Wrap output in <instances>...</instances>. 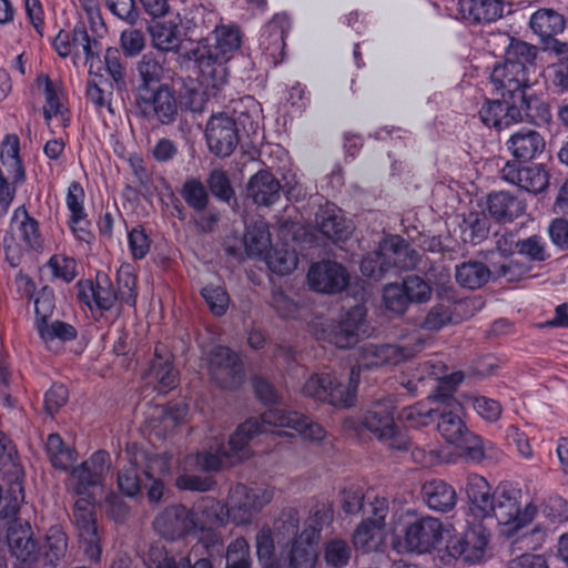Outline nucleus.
Returning <instances> with one entry per match:
<instances>
[{"label":"nucleus","instance_id":"cd10ccee","mask_svg":"<svg viewBox=\"0 0 568 568\" xmlns=\"http://www.w3.org/2000/svg\"><path fill=\"white\" fill-rule=\"evenodd\" d=\"M530 29L539 37L544 49L550 51L555 42H560L556 37L564 32L566 18L552 8H540L529 19Z\"/></svg>","mask_w":568,"mask_h":568},{"label":"nucleus","instance_id":"69168bd1","mask_svg":"<svg viewBox=\"0 0 568 568\" xmlns=\"http://www.w3.org/2000/svg\"><path fill=\"white\" fill-rule=\"evenodd\" d=\"M550 51L562 58L555 67L552 83L559 92L568 91V41L555 42Z\"/></svg>","mask_w":568,"mask_h":568},{"label":"nucleus","instance_id":"4be33fe9","mask_svg":"<svg viewBox=\"0 0 568 568\" xmlns=\"http://www.w3.org/2000/svg\"><path fill=\"white\" fill-rule=\"evenodd\" d=\"M500 174L506 182L534 194L544 192L549 185V173L542 164L506 162Z\"/></svg>","mask_w":568,"mask_h":568},{"label":"nucleus","instance_id":"2f4dec72","mask_svg":"<svg viewBox=\"0 0 568 568\" xmlns=\"http://www.w3.org/2000/svg\"><path fill=\"white\" fill-rule=\"evenodd\" d=\"M246 191L254 203L271 206L280 200L282 185L271 172L261 170L250 179Z\"/></svg>","mask_w":568,"mask_h":568},{"label":"nucleus","instance_id":"0e129e2a","mask_svg":"<svg viewBox=\"0 0 568 568\" xmlns=\"http://www.w3.org/2000/svg\"><path fill=\"white\" fill-rule=\"evenodd\" d=\"M256 555L258 561L265 568H273L275 566V546L270 527L264 526L256 534Z\"/></svg>","mask_w":568,"mask_h":568},{"label":"nucleus","instance_id":"c85d7f7f","mask_svg":"<svg viewBox=\"0 0 568 568\" xmlns=\"http://www.w3.org/2000/svg\"><path fill=\"white\" fill-rule=\"evenodd\" d=\"M456 10L468 24H489L503 17L504 0H458Z\"/></svg>","mask_w":568,"mask_h":568},{"label":"nucleus","instance_id":"6e6d98bb","mask_svg":"<svg viewBox=\"0 0 568 568\" xmlns=\"http://www.w3.org/2000/svg\"><path fill=\"white\" fill-rule=\"evenodd\" d=\"M84 197L85 193L81 183L72 181L68 186L65 204L70 211L69 219H71L73 224L84 222L87 225H91L84 209Z\"/></svg>","mask_w":568,"mask_h":568},{"label":"nucleus","instance_id":"f3484780","mask_svg":"<svg viewBox=\"0 0 568 568\" xmlns=\"http://www.w3.org/2000/svg\"><path fill=\"white\" fill-rule=\"evenodd\" d=\"M307 281L314 292L333 295L346 290L351 275L342 263L322 260L310 266Z\"/></svg>","mask_w":568,"mask_h":568},{"label":"nucleus","instance_id":"774afa93","mask_svg":"<svg viewBox=\"0 0 568 568\" xmlns=\"http://www.w3.org/2000/svg\"><path fill=\"white\" fill-rule=\"evenodd\" d=\"M187 558L179 561L164 547L151 546L146 556L148 568H186Z\"/></svg>","mask_w":568,"mask_h":568},{"label":"nucleus","instance_id":"4468645a","mask_svg":"<svg viewBox=\"0 0 568 568\" xmlns=\"http://www.w3.org/2000/svg\"><path fill=\"white\" fill-rule=\"evenodd\" d=\"M489 530L483 525L469 527L463 536L450 538L444 550H439V559L445 565H452L457 559L465 562L479 561L489 541Z\"/></svg>","mask_w":568,"mask_h":568},{"label":"nucleus","instance_id":"b1692460","mask_svg":"<svg viewBox=\"0 0 568 568\" xmlns=\"http://www.w3.org/2000/svg\"><path fill=\"white\" fill-rule=\"evenodd\" d=\"M464 491L468 504V515L479 523L488 519L495 499V488L488 480L481 475L469 474L465 480Z\"/></svg>","mask_w":568,"mask_h":568},{"label":"nucleus","instance_id":"393cba45","mask_svg":"<svg viewBox=\"0 0 568 568\" xmlns=\"http://www.w3.org/2000/svg\"><path fill=\"white\" fill-rule=\"evenodd\" d=\"M181 14H169L154 20H145V29L152 45L160 51L169 52L180 49Z\"/></svg>","mask_w":568,"mask_h":568},{"label":"nucleus","instance_id":"c03bdc74","mask_svg":"<svg viewBox=\"0 0 568 568\" xmlns=\"http://www.w3.org/2000/svg\"><path fill=\"white\" fill-rule=\"evenodd\" d=\"M508 41L504 61L523 67L524 71L528 73L529 67L535 65L538 53L537 47L515 38H508Z\"/></svg>","mask_w":568,"mask_h":568},{"label":"nucleus","instance_id":"c9c22d12","mask_svg":"<svg viewBox=\"0 0 568 568\" xmlns=\"http://www.w3.org/2000/svg\"><path fill=\"white\" fill-rule=\"evenodd\" d=\"M459 230L463 243L478 245L488 237L490 231L489 217L484 211H470L463 215Z\"/></svg>","mask_w":568,"mask_h":568},{"label":"nucleus","instance_id":"dca6fc26","mask_svg":"<svg viewBox=\"0 0 568 568\" xmlns=\"http://www.w3.org/2000/svg\"><path fill=\"white\" fill-rule=\"evenodd\" d=\"M75 288L78 301L91 312H108L113 308L116 301H120L111 278L102 271L97 272L94 281L79 280Z\"/></svg>","mask_w":568,"mask_h":568},{"label":"nucleus","instance_id":"0eeeda50","mask_svg":"<svg viewBox=\"0 0 568 568\" xmlns=\"http://www.w3.org/2000/svg\"><path fill=\"white\" fill-rule=\"evenodd\" d=\"M237 494L243 495V499L230 508L213 497H204L195 505L196 518L205 525L224 526L227 518H235V510L241 513L239 523H246L251 517L262 510L273 498V493L262 488H248L241 485L236 489Z\"/></svg>","mask_w":568,"mask_h":568},{"label":"nucleus","instance_id":"f257e3e1","mask_svg":"<svg viewBox=\"0 0 568 568\" xmlns=\"http://www.w3.org/2000/svg\"><path fill=\"white\" fill-rule=\"evenodd\" d=\"M110 466V454L99 449L90 458L69 469V485L80 496L73 505V521L84 554L92 561L100 560L102 549L94 509L95 496L91 489L103 486Z\"/></svg>","mask_w":568,"mask_h":568},{"label":"nucleus","instance_id":"e2e57ef3","mask_svg":"<svg viewBox=\"0 0 568 568\" xmlns=\"http://www.w3.org/2000/svg\"><path fill=\"white\" fill-rule=\"evenodd\" d=\"M498 359L493 354H485L474 358L466 367L467 377L484 381L497 374Z\"/></svg>","mask_w":568,"mask_h":568},{"label":"nucleus","instance_id":"c756f323","mask_svg":"<svg viewBox=\"0 0 568 568\" xmlns=\"http://www.w3.org/2000/svg\"><path fill=\"white\" fill-rule=\"evenodd\" d=\"M146 378L158 383L160 393H168L179 384V372L174 367V357L170 352L155 346L154 357L150 362Z\"/></svg>","mask_w":568,"mask_h":568},{"label":"nucleus","instance_id":"aec40b11","mask_svg":"<svg viewBox=\"0 0 568 568\" xmlns=\"http://www.w3.org/2000/svg\"><path fill=\"white\" fill-rule=\"evenodd\" d=\"M489 79L495 93L510 103L530 85L528 74L524 71V68L506 61L495 63Z\"/></svg>","mask_w":568,"mask_h":568},{"label":"nucleus","instance_id":"a18cd8bd","mask_svg":"<svg viewBox=\"0 0 568 568\" xmlns=\"http://www.w3.org/2000/svg\"><path fill=\"white\" fill-rule=\"evenodd\" d=\"M180 195L186 205L196 213H202L209 209V191L197 178H187L182 184Z\"/></svg>","mask_w":568,"mask_h":568},{"label":"nucleus","instance_id":"8fccbe9b","mask_svg":"<svg viewBox=\"0 0 568 568\" xmlns=\"http://www.w3.org/2000/svg\"><path fill=\"white\" fill-rule=\"evenodd\" d=\"M32 301L34 304L33 327L37 328L49 322L53 316L57 307L54 288L50 285H43Z\"/></svg>","mask_w":568,"mask_h":568},{"label":"nucleus","instance_id":"20e7f679","mask_svg":"<svg viewBox=\"0 0 568 568\" xmlns=\"http://www.w3.org/2000/svg\"><path fill=\"white\" fill-rule=\"evenodd\" d=\"M267 426L286 427L296 430L305 439L321 442L325 429L304 414L285 408H267L260 417H248L229 437V449L234 455L246 454L250 443L267 433Z\"/></svg>","mask_w":568,"mask_h":568},{"label":"nucleus","instance_id":"680f3d73","mask_svg":"<svg viewBox=\"0 0 568 568\" xmlns=\"http://www.w3.org/2000/svg\"><path fill=\"white\" fill-rule=\"evenodd\" d=\"M104 68L113 80L116 90L125 89L126 69L121 60V51L115 47H109L104 52Z\"/></svg>","mask_w":568,"mask_h":568},{"label":"nucleus","instance_id":"6ab92c4d","mask_svg":"<svg viewBox=\"0 0 568 568\" xmlns=\"http://www.w3.org/2000/svg\"><path fill=\"white\" fill-rule=\"evenodd\" d=\"M234 125L232 118L225 113L210 118L206 123L205 140L212 154L217 158H227L240 143H243Z\"/></svg>","mask_w":568,"mask_h":568},{"label":"nucleus","instance_id":"7ed1b4c3","mask_svg":"<svg viewBox=\"0 0 568 568\" xmlns=\"http://www.w3.org/2000/svg\"><path fill=\"white\" fill-rule=\"evenodd\" d=\"M242 34L236 26H219L211 37L199 40L191 54L197 81L206 89H220L227 80L226 62L241 48Z\"/></svg>","mask_w":568,"mask_h":568},{"label":"nucleus","instance_id":"a878e982","mask_svg":"<svg viewBox=\"0 0 568 568\" xmlns=\"http://www.w3.org/2000/svg\"><path fill=\"white\" fill-rule=\"evenodd\" d=\"M506 148L513 155L510 162L527 164L545 151L546 142L539 132L521 128L510 135L506 142Z\"/></svg>","mask_w":568,"mask_h":568},{"label":"nucleus","instance_id":"49530a36","mask_svg":"<svg viewBox=\"0 0 568 568\" xmlns=\"http://www.w3.org/2000/svg\"><path fill=\"white\" fill-rule=\"evenodd\" d=\"M22 219L19 224L21 240L30 248L41 246V233L39 222L32 217L24 205L18 206L11 216V223Z\"/></svg>","mask_w":568,"mask_h":568},{"label":"nucleus","instance_id":"a211bd4d","mask_svg":"<svg viewBox=\"0 0 568 568\" xmlns=\"http://www.w3.org/2000/svg\"><path fill=\"white\" fill-rule=\"evenodd\" d=\"M153 528L164 539H183L196 528V514L184 505H171L158 514Z\"/></svg>","mask_w":568,"mask_h":568},{"label":"nucleus","instance_id":"9d476101","mask_svg":"<svg viewBox=\"0 0 568 568\" xmlns=\"http://www.w3.org/2000/svg\"><path fill=\"white\" fill-rule=\"evenodd\" d=\"M521 490L510 481H501L495 487V499L489 510L488 519H495L498 525L506 526L508 532L518 531L530 524L537 507L529 503L520 508Z\"/></svg>","mask_w":568,"mask_h":568},{"label":"nucleus","instance_id":"5fc2aeb1","mask_svg":"<svg viewBox=\"0 0 568 568\" xmlns=\"http://www.w3.org/2000/svg\"><path fill=\"white\" fill-rule=\"evenodd\" d=\"M351 545L341 538H334L324 545V561L331 568H345L352 558Z\"/></svg>","mask_w":568,"mask_h":568},{"label":"nucleus","instance_id":"f704fd0d","mask_svg":"<svg viewBox=\"0 0 568 568\" xmlns=\"http://www.w3.org/2000/svg\"><path fill=\"white\" fill-rule=\"evenodd\" d=\"M442 301L435 304L426 314L422 327L427 331H439L452 322V303H456L455 291L452 287H443L438 292Z\"/></svg>","mask_w":568,"mask_h":568},{"label":"nucleus","instance_id":"3c124183","mask_svg":"<svg viewBox=\"0 0 568 568\" xmlns=\"http://www.w3.org/2000/svg\"><path fill=\"white\" fill-rule=\"evenodd\" d=\"M39 335V338L44 343L49 344L55 339L68 343L72 342L78 337L77 328L63 321L55 320L53 322H47L41 326L34 328Z\"/></svg>","mask_w":568,"mask_h":568},{"label":"nucleus","instance_id":"bf43d9fd","mask_svg":"<svg viewBox=\"0 0 568 568\" xmlns=\"http://www.w3.org/2000/svg\"><path fill=\"white\" fill-rule=\"evenodd\" d=\"M465 378H468L466 371H455L448 375L443 376L439 378L436 386L434 395L435 398L446 406H450L452 403H456V405L460 408V404L456 402L454 393Z\"/></svg>","mask_w":568,"mask_h":568},{"label":"nucleus","instance_id":"052dcab7","mask_svg":"<svg viewBox=\"0 0 568 568\" xmlns=\"http://www.w3.org/2000/svg\"><path fill=\"white\" fill-rule=\"evenodd\" d=\"M119 43L125 58H135L144 50L146 39L141 29L130 26L121 32Z\"/></svg>","mask_w":568,"mask_h":568},{"label":"nucleus","instance_id":"473e14b6","mask_svg":"<svg viewBox=\"0 0 568 568\" xmlns=\"http://www.w3.org/2000/svg\"><path fill=\"white\" fill-rule=\"evenodd\" d=\"M486 209L496 222L507 223L523 214L525 205L509 192L499 191L487 195Z\"/></svg>","mask_w":568,"mask_h":568},{"label":"nucleus","instance_id":"ea45409f","mask_svg":"<svg viewBox=\"0 0 568 568\" xmlns=\"http://www.w3.org/2000/svg\"><path fill=\"white\" fill-rule=\"evenodd\" d=\"M251 106H244L243 109L235 108L233 115H230L235 123V129L240 133V138L243 143H254L253 138L257 135L260 123H258V104L255 100H250Z\"/></svg>","mask_w":568,"mask_h":568},{"label":"nucleus","instance_id":"58836bf2","mask_svg":"<svg viewBox=\"0 0 568 568\" xmlns=\"http://www.w3.org/2000/svg\"><path fill=\"white\" fill-rule=\"evenodd\" d=\"M68 548V537L62 526H51L47 534L44 544L40 547V556H42L43 565L57 567L64 558Z\"/></svg>","mask_w":568,"mask_h":568},{"label":"nucleus","instance_id":"37998d69","mask_svg":"<svg viewBox=\"0 0 568 568\" xmlns=\"http://www.w3.org/2000/svg\"><path fill=\"white\" fill-rule=\"evenodd\" d=\"M460 396L483 420L493 424L500 419L503 406L499 400L473 392L462 393Z\"/></svg>","mask_w":568,"mask_h":568},{"label":"nucleus","instance_id":"ddd939ff","mask_svg":"<svg viewBox=\"0 0 568 568\" xmlns=\"http://www.w3.org/2000/svg\"><path fill=\"white\" fill-rule=\"evenodd\" d=\"M432 287L427 281L417 275L406 276L402 283L384 286L382 300L386 311L404 315L413 303H425L430 298Z\"/></svg>","mask_w":568,"mask_h":568},{"label":"nucleus","instance_id":"603ef678","mask_svg":"<svg viewBox=\"0 0 568 568\" xmlns=\"http://www.w3.org/2000/svg\"><path fill=\"white\" fill-rule=\"evenodd\" d=\"M140 77L138 85H162L161 83L164 75L163 60H160L153 53L142 55V59L136 65Z\"/></svg>","mask_w":568,"mask_h":568},{"label":"nucleus","instance_id":"f8f14e48","mask_svg":"<svg viewBox=\"0 0 568 568\" xmlns=\"http://www.w3.org/2000/svg\"><path fill=\"white\" fill-rule=\"evenodd\" d=\"M207 368L212 381L222 389H239L246 378L240 354L225 345L214 346L210 351Z\"/></svg>","mask_w":568,"mask_h":568},{"label":"nucleus","instance_id":"2eb2a0df","mask_svg":"<svg viewBox=\"0 0 568 568\" xmlns=\"http://www.w3.org/2000/svg\"><path fill=\"white\" fill-rule=\"evenodd\" d=\"M402 532L406 552L426 554L442 541L443 523L430 516L407 518Z\"/></svg>","mask_w":568,"mask_h":568},{"label":"nucleus","instance_id":"7c9ffc66","mask_svg":"<svg viewBox=\"0 0 568 568\" xmlns=\"http://www.w3.org/2000/svg\"><path fill=\"white\" fill-rule=\"evenodd\" d=\"M422 499L435 513L447 514L457 505L456 489L443 479H430L422 485Z\"/></svg>","mask_w":568,"mask_h":568},{"label":"nucleus","instance_id":"338daca9","mask_svg":"<svg viewBox=\"0 0 568 568\" xmlns=\"http://www.w3.org/2000/svg\"><path fill=\"white\" fill-rule=\"evenodd\" d=\"M225 559V568H251L250 549L244 538H237L229 545Z\"/></svg>","mask_w":568,"mask_h":568},{"label":"nucleus","instance_id":"1a4fd4ad","mask_svg":"<svg viewBox=\"0 0 568 568\" xmlns=\"http://www.w3.org/2000/svg\"><path fill=\"white\" fill-rule=\"evenodd\" d=\"M178 110L174 91L169 84L136 87L132 105L136 118L168 125L176 120Z\"/></svg>","mask_w":568,"mask_h":568},{"label":"nucleus","instance_id":"4c0bfd02","mask_svg":"<svg viewBox=\"0 0 568 568\" xmlns=\"http://www.w3.org/2000/svg\"><path fill=\"white\" fill-rule=\"evenodd\" d=\"M44 450L52 467L63 471H69L78 458L75 448L67 445L58 433L47 437Z\"/></svg>","mask_w":568,"mask_h":568},{"label":"nucleus","instance_id":"412c9836","mask_svg":"<svg viewBox=\"0 0 568 568\" xmlns=\"http://www.w3.org/2000/svg\"><path fill=\"white\" fill-rule=\"evenodd\" d=\"M291 28L290 17L286 13H276L260 32L258 48L275 65L281 63L285 57V40Z\"/></svg>","mask_w":568,"mask_h":568},{"label":"nucleus","instance_id":"bb28decb","mask_svg":"<svg viewBox=\"0 0 568 568\" xmlns=\"http://www.w3.org/2000/svg\"><path fill=\"white\" fill-rule=\"evenodd\" d=\"M317 231L327 240L337 244L346 242L353 233V224L344 217L342 210L334 204H326L315 214Z\"/></svg>","mask_w":568,"mask_h":568},{"label":"nucleus","instance_id":"de8ad7c7","mask_svg":"<svg viewBox=\"0 0 568 568\" xmlns=\"http://www.w3.org/2000/svg\"><path fill=\"white\" fill-rule=\"evenodd\" d=\"M333 504L328 500H317L312 507L303 531L320 540L323 528L333 521Z\"/></svg>","mask_w":568,"mask_h":568},{"label":"nucleus","instance_id":"864d4df0","mask_svg":"<svg viewBox=\"0 0 568 568\" xmlns=\"http://www.w3.org/2000/svg\"><path fill=\"white\" fill-rule=\"evenodd\" d=\"M266 264L272 273L283 276L291 274L296 268L297 256L287 245H282L268 252Z\"/></svg>","mask_w":568,"mask_h":568},{"label":"nucleus","instance_id":"f03ea898","mask_svg":"<svg viewBox=\"0 0 568 568\" xmlns=\"http://www.w3.org/2000/svg\"><path fill=\"white\" fill-rule=\"evenodd\" d=\"M392 346L368 343L361 349V364L353 366L347 377L331 373H315L303 385V394L336 408L355 405L361 378V368L372 369L385 366L389 361Z\"/></svg>","mask_w":568,"mask_h":568},{"label":"nucleus","instance_id":"4d7b16f0","mask_svg":"<svg viewBox=\"0 0 568 568\" xmlns=\"http://www.w3.org/2000/svg\"><path fill=\"white\" fill-rule=\"evenodd\" d=\"M145 470L136 463L125 465L118 474V487L128 497H135L142 494V476Z\"/></svg>","mask_w":568,"mask_h":568},{"label":"nucleus","instance_id":"72a5a7b5","mask_svg":"<svg viewBox=\"0 0 568 568\" xmlns=\"http://www.w3.org/2000/svg\"><path fill=\"white\" fill-rule=\"evenodd\" d=\"M318 541L305 531L293 538L288 552L290 568H315Z\"/></svg>","mask_w":568,"mask_h":568},{"label":"nucleus","instance_id":"a19ab883","mask_svg":"<svg viewBox=\"0 0 568 568\" xmlns=\"http://www.w3.org/2000/svg\"><path fill=\"white\" fill-rule=\"evenodd\" d=\"M490 277V270L483 262L468 261L456 266V282L465 288L477 290Z\"/></svg>","mask_w":568,"mask_h":568},{"label":"nucleus","instance_id":"79ce46f5","mask_svg":"<svg viewBox=\"0 0 568 568\" xmlns=\"http://www.w3.org/2000/svg\"><path fill=\"white\" fill-rule=\"evenodd\" d=\"M99 31L100 29L98 28V33H94L95 36H90L82 21H78L72 30V42L74 45L82 47L85 62L90 63V74L92 73L94 61L97 60L99 63L101 62L100 53L102 51V43L99 40ZM101 31H105V28L101 29Z\"/></svg>","mask_w":568,"mask_h":568},{"label":"nucleus","instance_id":"9b49d317","mask_svg":"<svg viewBox=\"0 0 568 568\" xmlns=\"http://www.w3.org/2000/svg\"><path fill=\"white\" fill-rule=\"evenodd\" d=\"M367 311L363 305H355L347 310L342 317L325 320L316 332L317 339L327 342L337 348L354 347L367 331Z\"/></svg>","mask_w":568,"mask_h":568},{"label":"nucleus","instance_id":"6e6552de","mask_svg":"<svg viewBox=\"0 0 568 568\" xmlns=\"http://www.w3.org/2000/svg\"><path fill=\"white\" fill-rule=\"evenodd\" d=\"M396 404L392 397L373 402L359 415V424L379 442H386L393 450L407 452L410 440L395 423Z\"/></svg>","mask_w":568,"mask_h":568},{"label":"nucleus","instance_id":"39448f33","mask_svg":"<svg viewBox=\"0 0 568 568\" xmlns=\"http://www.w3.org/2000/svg\"><path fill=\"white\" fill-rule=\"evenodd\" d=\"M402 418L412 427H424L436 423L437 430L449 444L465 450L466 456L476 463L485 458L484 440L480 436L469 432L458 413L429 408L417 403L402 412Z\"/></svg>","mask_w":568,"mask_h":568},{"label":"nucleus","instance_id":"13d9d810","mask_svg":"<svg viewBox=\"0 0 568 568\" xmlns=\"http://www.w3.org/2000/svg\"><path fill=\"white\" fill-rule=\"evenodd\" d=\"M187 412L189 407L186 404L170 402L161 407L160 414L156 418V422L159 423L156 427L161 428L164 435L172 433L184 420Z\"/></svg>","mask_w":568,"mask_h":568},{"label":"nucleus","instance_id":"423d86ee","mask_svg":"<svg viewBox=\"0 0 568 568\" xmlns=\"http://www.w3.org/2000/svg\"><path fill=\"white\" fill-rule=\"evenodd\" d=\"M420 254L407 240L397 234L385 235L376 248L362 256L361 274L372 282H381L387 275L417 267Z\"/></svg>","mask_w":568,"mask_h":568},{"label":"nucleus","instance_id":"5701e85b","mask_svg":"<svg viewBox=\"0 0 568 568\" xmlns=\"http://www.w3.org/2000/svg\"><path fill=\"white\" fill-rule=\"evenodd\" d=\"M509 119L515 120V124L525 121L542 126L552 118L549 104L534 92L531 84L511 101Z\"/></svg>","mask_w":568,"mask_h":568},{"label":"nucleus","instance_id":"e433bc0d","mask_svg":"<svg viewBox=\"0 0 568 568\" xmlns=\"http://www.w3.org/2000/svg\"><path fill=\"white\" fill-rule=\"evenodd\" d=\"M510 111V102L506 99H485L478 115L485 126L500 131L515 124V120L509 119Z\"/></svg>","mask_w":568,"mask_h":568},{"label":"nucleus","instance_id":"09e8293b","mask_svg":"<svg viewBox=\"0 0 568 568\" xmlns=\"http://www.w3.org/2000/svg\"><path fill=\"white\" fill-rule=\"evenodd\" d=\"M9 546L13 556L23 562H34L40 556V546L32 536L24 532H12L8 536Z\"/></svg>","mask_w":568,"mask_h":568}]
</instances>
